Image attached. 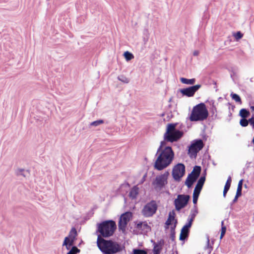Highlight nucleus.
<instances>
[{
  "label": "nucleus",
  "instance_id": "1",
  "mask_svg": "<svg viewBox=\"0 0 254 254\" xmlns=\"http://www.w3.org/2000/svg\"><path fill=\"white\" fill-rule=\"evenodd\" d=\"M174 155L172 148L170 146H165L159 153L157 151L155 154L156 159L153 164L154 169L160 171L167 168L172 163Z\"/></svg>",
  "mask_w": 254,
  "mask_h": 254
},
{
  "label": "nucleus",
  "instance_id": "2",
  "mask_svg": "<svg viewBox=\"0 0 254 254\" xmlns=\"http://www.w3.org/2000/svg\"><path fill=\"white\" fill-rule=\"evenodd\" d=\"M117 229V225L113 220H104L97 224L96 234L97 235V242L102 239L108 238L112 236Z\"/></svg>",
  "mask_w": 254,
  "mask_h": 254
},
{
  "label": "nucleus",
  "instance_id": "3",
  "mask_svg": "<svg viewBox=\"0 0 254 254\" xmlns=\"http://www.w3.org/2000/svg\"><path fill=\"white\" fill-rule=\"evenodd\" d=\"M97 246L103 254H116L125 249L124 245L113 239H102L97 242Z\"/></svg>",
  "mask_w": 254,
  "mask_h": 254
},
{
  "label": "nucleus",
  "instance_id": "4",
  "mask_svg": "<svg viewBox=\"0 0 254 254\" xmlns=\"http://www.w3.org/2000/svg\"><path fill=\"white\" fill-rule=\"evenodd\" d=\"M208 115L205 103H200L193 107L189 119L191 122L203 121L207 119Z\"/></svg>",
  "mask_w": 254,
  "mask_h": 254
},
{
  "label": "nucleus",
  "instance_id": "5",
  "mask_svg": "<svg viewBox=\"0 0 254 254\" xmlns=\"http://www.w3.org/2000/svg\"><path fill=\"white\" fill-rule=\"evenodd\" d=\"M170 175L168 171H166L164 174L157 175L152 182V186L157 190H161L165 188L168 184V178Z\"/></svg>",
  "mask_w": 254,
  "mask_h": 254
},
{
  "label": "nucleus",
  "instance_id": "6",
  "mask_svg": "<svg viewBox=\"0 0 254 254\" xmlns=\"http://www.w3.org/2000/svg\"><path fill=\"white\" fill-rule=\"evenodd\" d=\"M190 199V196L188 194H178L177 198H175L174 200V205L175 207V210L179 212L182 209L187 206Z\"/></svg>",
  "mask_w": 254,
  "mask_h": 254
},
{
  "label": "nucleus",
  "instance_id": "7",
  "mask_svg": "<svg viewBox=\"0 0 254 254\" xmlns=\"http://www.w3.org/2000/svg\"><path fill=\"white\" fill-rule=\"evenodd\" d=\"M158 206L155 200H152L147 203L141 210V214L145 217H150L156 213Z\"/></svg>",
  "mask_w": 254,
  "mask_h": 254
},
{
  "label": "nucleus",
  "instance_id": "8",
  "mask_svg": "<svg viewBox=\"0 0 254 254\" xmlns=\"http://www.w3.org/2000/svg\"><path fill=\"white\" fill-rule=\"evenodd\" d=\"M132 217V213L130 211H126L121 214L118 222V228L123 233L126 232L127 223Z\"/></svg>",
  "mask_w": 254,
  "mask_h": 254
},
{
  "label": "nucleus",
  "instance_id": "9",
  "mask_svg": "<svg viewBox=\"0 0 254 254\" xmlns=\"http://www.w3.org/2000/svg\"><path fill=\"white\" fill-rule=\"evenodd\" d=\"M186 173L185 165L182 163L176 164L173 168L172 175L174 180L176 182H180Z\"/></svg>",
  "mask_w": 254,
  "mask_h": 254
},
{
  "label": "nucleus",
  "instance_id": "10",
  "mask_svg": "<svg viewBox=\"0 0 254 254\" xmlns=\"http://www.w3.org/2000/svg\"><path fill=\"white\" fill-rule=\"evenodd\" d=\"M205 181V177L203 176H201L197 182L192 195V201L194 205H196L197 204L199 195L202 189Z\"/></svg>",
  "mask_w": 254,
  "mask_h": 254
},
{
  "label": "nucleus",
  "instance_id": "11",
  "mask_svg": "<svg viewBox=\"0 0 254 254\" xmlns=\"http://www.w3.org/2000/svg\"><path fill=\"white\" fill-rule=\"evenodd\" d=\"M201 86V84H196L186 88L179 89L178 91L182 94L183 96L191 97L194 96L195 92L199 90Z\"/></svg>",
  "mask_w": 254,
  "mask_h": 254
},
{
  "label": "nucleus",
  "instance_id": "12",
  "mask_svg": "<svg viewBox=\"0 0 254 254\" xmlns=\"http://www.w3.org/2000/svg\"><path fill=\"white\" fill-rule=\"evenodd\" d=\"M184 132L182 130L177 129L173 132H172L169 135L164 138V140L167 142H174L178 141L184 135Z\"/></svg>",
  "mask_w": 254,
  "mask_h": 254
},
{
  "label": "nucleus",
  "instance_id": "13",
  "mask_svg": "<svg viewBox=\"0 0 254 254\" xmlns=\"http://www.w3.org/2000/svg\"><path fill=\"white\" fill-rule=\"evenodd\" d=\"M191 226L192 225L188 222L183 226L181 230V233L179 236V240L180 241L185 242L188 240Z\"/></svg>",
  "mask_w": 254,
  "mask_h": 254
},
{
  "label": "nucleus",
  "instance_id": "14",
  "mask_svg": "<svg viewBox=\"0 0 254 254\" xmlns=\"http://www.w3.org/2000/svg\"><path fill=\"white\" fill-rule=\"evenodd\" d=\"M197 179L198 178L194 175L189 173L185 182V185L190 189L192 187L193 184L196 182Z\"/></svg>",
  "mask_w": 254,
  "mask_h": 254
},
{
  "label": "nucleus",
  "instance_id": "15",
  "mask_svg": "<svg viewBox=\"0 0 254 254\" xmlns=\"http://www.w3.org/2000/svg\"><path fill=\"white\" fill-rule=\"evenodd\" d=\"M77 235V233L76 229L74 227L72 228L69 232L68 236L65 237V238H67L66 242L67 243L71 242V244L73 245L74 242L75 241V240L76 239V237Z\"/></svg>",
  "mask_w": 254,
  "mask_h": 254
},
{
  "label": "nucleus",
  "instance_id": "16",
  "mask_svg": "<svg viewBox=\"0 0 254 254\" xmlns=\"http://www.w3.org/2000/svg\"><path fill=\"white\" fill-rule=\"evenodd\" d=\"M178 124V123H177L168 124L166 127V132L164 134V138L177 130L178 129H176V127Z\"/></svg>",
  "mask_w": 254,
  "mask_h": 254
},
{
  "label": "nucleus",
  "instance_id": "17",
  "mask_svg": "<svg viewBox=\"0 0 254 254\" xmlns=\"http://www.w3.org/2000/svg\"><path fill=\"white\" fill-rule=\"evenodd\" d=\"M164 244L165 241L163 239H160V240L158 241L157 243H154L153 252H158L161 253L163 249V247L164 245Z\"/></svg>",
  "mask_w": 254,
  "mask_h": 254
},
{
  "label": "nucleus",
  "instance_id": "18",
  "mask_svg": "<svg viewBox=\"0 0 254 254\" xmlns=\"http://www.w3.org/2000/svg\"><path fill=\"white\" fill-rule=\"evenodd\" d=\"M191 146L199 151L203 148L204 146V143L202 139H197L194 140L191 142Z\"/></svg>",
  "mask_w": 254,
  "mask_h": 254
},
{
  "label": "nucleus",
  "instance_id": "19",
  "mask_svg": "<svg viewBox=\"0 0 254 254\" xmlns=\"http://www.w3.org/2000/svg\"><path fill=\"white\" fill-rule=\"evenodd\" d=\"M193 209L191 210V213L190 214V218L188 219V223H190V224L192 225L193 221L196 215L198 213V210L196 205L194 204Z\"/></svg>",
  "mask_w": 254,
  "mask_h": 254
},
{
  "label": "nucleus",
  "instance_id": "20",
  "mask_svg": "<svg viewBox=\"0 0 254 254\" xmlns=\"http://www.w3.org/2000/svg\"><path fill=\"white\" fill-rule=\"evenodd\" d=\"M139 193V188L137 186H134L130 190L128 196L132 199H135Z\"/></svg>",
  "mask_w": 254,
  "mask_h": 254
},
{
  "label": "nucleus",
  "instance_id": "21",
  "mask_svg": "<svg viewBox=\"0 0 254 254\" xmlns=\"http://www.w3.org/2000/svg\"><path fill=\"white\" fill-rule=\"evenodd\" d=\"M16 175L17 176H22L24 177H27L30 175V171L28 170H25L24 169L19 168L17 170Z\"/></svg>",
  "mask_w": 254,
  "mask_h": 254
},
{
  "label": "nucleus",
  "instance_id": "22",
  "mask_svg": "<svg viewBox=\"0 0 254 254\" xmlns=\"http://www.w3.org/2000/svg\"><path fill=\"white\" fill-rule=\"evenodd\" d=\"M180 81L183 84L194 85L196 80L195 78L188 79L185 77H181Z\"/></svg>",
  "mask_w": 254,
  "mask_h": 254
},
{
  "label": "nucleus",
  "instance_id": "23",
  "mask_svg": "<svg viewBox=\"0 0 254 254\" xmlns=\"http://www.w3.org/2000/svg\"><path fill=\"white\" fill-rule=\"evenodd\" d=\"M251 115L250 112L248 109L243 108L239 112V116L241 118H247Z\"/></svg>",
  "mask_w": 254,
  "mask_h": 254
},
{
  "label": "nucleus",
  "instance_id": "24",
  "mask_svg": "<svg viewBox=\"0 0 254 254\" xmlns=\"http://www.w3.org/2000/svg\"><path fill=\"white\" fill-rule=\"evenodd\" d=\"M201 171V167L200 166L195 165L190 173L198 178L200 175Z\"/></svg>",
  "mask_w": 254,
  "mask_h": 254
},
{
  "label": "nucleus",
  "instance_id": "25",
  "mask_svg": "<svg viewBox=\"0 0 254 254\" xmlns=\"http://www.w3.org/2000/svg\"><path fill=\"white\" fill-rule=\"evenodd\" d=\"M205 102L206 103L209 102L210 105L211 106V112L212 114V116H214L215 117V118H216L217 117V114L214 115V114H215V113L217 112V108H216L215 105H214V103H215L214 100H211L210 101H209L208 100H207Z\"/></svg>",
  "mask_w": 254,
  "mask_h": 254
},
{
  "label": "nucleus",
  "instance_id": "26",
  "mask_svg": "<svg viewBox=\"0 0 254 254\" xmlns=\"http://www.w3.org/2000/svg\"><path fill=\"white\" fill-rule=\"evenodd\" d=\"M132 254H147V249L135 248L132 250Z\"/></svg>",
  "mask_w": 254,
  "mask_h": 254
},
{
  "label": "nucleus",
  "instance_id": "27",
  "mask_svg": "<svg viewBox=\"0 0 254 254\" xmlns=\"http://www.w3.org/2000/svg\"><path fill=\"white\" fill-rule=\"evenodd\" d=\"M198 151H199V150L190 145L189 149L188 154L190 157H192L193 156L195 157H196Z\"/></svg>",
  "mask_w": 254,
  "mask_h": 254
},
{
  "label": "nucleus",
  "instance_id": "28",
  "mask_svg": "<svg viewBox=\"0 0 254 254\" xmlns=\"http://www.w3.org/2000/svg\"><path fill=\"white\" fill-rule=\"evenodd\" d=\"M151 230V227L149 225H148L147 222L146 221H143V225L142 227V231L140 234H142L143 233H148Z\"/></svg>",
  "mask_w": 254,
  "mask_h": 254
},
{
  "label": "nucleus",
  "instance_id": "29",
  "mask_svg": "<svg viewBox=\"0 0 254 254\" xmlns=\"http://www.w3.org/2000/svg\"><path fill=\"white\" fill-rule=\"evenodd\" d=\"M244 180L241 179L238 184L236 193L242 195V189L243 186Z\"/></svg>",
  "mask_w": 254,
  "mask_h": 254
},
{
  "label": "nucleus",
  "instance_id": "30",
  "mask_svg": "<svg viewBox=\"0 0 254 254\" xmlns=\"http://www.w3.org/2000/svg\"><path fill=\"white\" fill-rule=\"evenodd\" d=\"M230 96L232 99L235 100L237 103H240V104H242L241 98L238 94L232 92Z\"/></svg>",
  "mask_w": 254,
  "mask_h": 254
},
{
  "label": "nucleus",
  "instance_id": "31",
  "mask_svg": "<svg viewBox=\"0 0 254 254\" xmlns=\"http://www.w3.org/2000/svg\"><path fill=\"white\" fill-rule=\"evenodd\" d=\"M250 118L248 120L247 118H241L240 120V124L242 127H246L249 124L250 125Z\"/></svg>",
  "mask_w": 254,
  "mask_h": 254
},
{
  "label": "nucleus",
  "instance_id": "32",
  "mask_svg": "<svg viewBox=\"0 0 254 254\" xmlns=\"http://www.w3.org/2000/svg\"><path fill=\"white\" fill-rule=\"evenodd\" d=\"M80 250L76 246L72 245L70 250L67 252V254H77L79 253Z\"/></svg>",
  "mask_w": 254,
  "mask_h": 254
},
{
  "label": "nucleus",
  "instance_id": "33",
  "mask_svg": "<svg viewBox=\"0 0 254 254\" xmlns=\"http://www.w3.org/2000/svg\"><path fill=\"white\" fill-rule=\"evenodd\" d=\"M124 56L127 61H129L134 58L133 55L129 51H126L124 53Z\"/></svg>",
  "mask_w": 254,
  "mask_h": 254
},
{
  "label": "nucleus",
  "instance_id": "34",
  "mask_svg": "<svg viewBox=\"0 0 254 254\" xmlns=\"http://www.w3.org/2000/svg\"><path fill=\"white\" fill-rule=\"evenodd\" d=\"M149 38V33L148 29H145L143 31V41L144 44L148 42Z\"/></svg>",
  "mask_w": 254,
  "mask_h": 254
},
{
  "label": "nucleus",
  "instance_id": "35",
  "mask_svg": "<svg viewBox=\"0 0 254 254\" xmlns=\"http://www.w3.org/2000/svg\"><path fill=\"white\" fill-rule=\"evenodd\" d=\"M244 34L240 31L236 32H234L233 34V36L234 37L235 40L238 41L243 37Z\"/></svg>",
  "mask_w": 254,
  "mask_h": 254
},
{
  "label": "nucleus",
  "instance_id": "36",
  "mask_svg": "<svg viewBox=\"0 0 254 254\" xmlns=\"http://www.w3.org/2000/svg\"><path fill=\"white\" fill-rule=\"evenodd\" d=\"M175 229L174 227H171L170 228V239L172 241L174 242L175 241Z\"/></svg>",
  "mask_w": 254,
  "mask_h": 254
},
{
  "label": "nucleus",
  "instance_id": "37",
  "mask_svg": "<svg viewBox=\"0 0 254 254\" xmlns=\"http://www.w3.org/2000/svg\"><path fill=\"white\" fill-rule=\"evenodd\" d=\"M118 79L124 83H128L129 82V79L124 75H119Z\"/></svg>",
  "mask_w": 254,
  "mask_h": 254
},
{
  "label": "nucleus",
  "instance_id": "38",
  "mask_svg": "<svg viewBox=\"0 0 254 254\" xmlns=\"http://www.w3.org/2000/svg\"><path fill=\"white\" fill-rule=\"evenodd\" d=\"M104 123V120L102 119L98 120L90 123V126L97 127Z\"/></svg>",
  "mask_w": 254,
  "mask_h": 254
},
{
  "label": "nucleus",
  "instance_id": "39",
  "mask_svg": "<svg viewBox=\"0 0 254 254\" xmlns=\"http://www.w3.org/2000/svg\"><path fill=\"white\" fill-rule=\"evenodd\" d=\"M67 240V238H64V241L63 243V246H65L66 250L69 251L73 245L71 244V242L67 243L66 242Z\"/></svg>",
  "mask_w": 254,
  "mask_h": 254
},
{
  "label": "nucleus",
  "instance_id": "40",
  "mask_svg": "<svg viewBox=\"0 0 254 254\" xmlns=\"http://www.w3.org/2000/svg\"><path fill=\"white\" fill-rule=\"evenodd\" d=\"M242 195H240V194H237V193H236V195L235 196V197L233 199V200L232 201V202L230 203V208L231 209H233V205L234 203H236L237 201H238V198L241 197Z\"/></svg>",
  "mask_w": 254,
  "mask_h": 254
},
{
  "label": "nucleus",
  "instance_id": "41",
  "mask_svg": "<svg viewBox=\"0 0 254 254\" xmlns=\"http://www.w3.org/2000/svg\"><path fill=\"white\" fill-rule=\"evenodd\" d=\"M130 186L129 184L127 182H125L124 184H122L120 188L118 189L119 191H121L123 189H125V190L127 189Z\"/></svg>",
  "mask_w": 254,
  "mask_h": 254
},
{
  "label": "nucleus",
  "instance_id": "42",
  "mask_svg": "<svg viewBox=\"0 0 254 254\" xmlns=\"http://www.w3.org/2000/svg\"><path fill=\"white\" fill-rule=\"evenodd\" d=\"M226 230H227V228L226 226H222L221 227V230H220L221 234H220V240H221L224 237V236L226 234Z\"/></svg>",
  "mask_w": 254,
  "mask_h": 254
},
{
  "label": "nucleus",
  "instance_id": "43",
  "mask_svg": "<svg viewBox=\"0 0 254 254\" xmlns=\"http://www.w3.org/2000/svg\"><path fill=\"white\" fill-rule=\"evenodd\" d=\"M135 223V227L138 229L139 230L142 231V227L143 225V221H139L137 222V221L134 222Z\"/></svg>",
  "mask_w": 254,
  "mask_h": 254
},
{
  "label": "nucleus",
  "instance_id": "44",
  "mask_svg": "<svg viewBox=\"0 0 254 254\" xmlns=\"http://www.w3.org/2000/svg\"><path fill=\"white\" fill-rule=\"evenodd\" d=\"M166 141L165 140H164L163 141H161V142H160V145L159 146V147H158V148L157 149V151H158V153H159V152H160V151H162L163 150L164 148L163 147L164 146H165L166 145Z\"/></svg>",
  "mask_w": 254,
  "mask_h": 254
},
{
  "label": "nucleus",
  "instance_id": "45",
  "mask_svg": "<svg viewBox=\"0 0 254 254\" xmlns=\"http://www.w3.org/2000/svg\"><path fill=\"white\" fill-rule=\"evenodd\" d=\"M207 247L210 249L209 252H208V254H210L213 249V247L210 245V241L208 235H207Z\"/></svg>",
  "mask_w": 254,
  "mask_h": 254
},
{
  "label": "nucleus",
  "instance_id": "46",
  "mask_svg": "<svg viewBox=\"0 0 254 254\" xmlns=\"http://www.w3.org/2000/svg\"><path fill=\"white\" fill-rule=\"evenodd\" d=\"M176 216L175 210H172L171 211H170L169 213L168 217H170L171 219L173 220H174L175 217Z\"/></svg>",
  "mask_w": 254,
  "mask_h": 254
},
{
  "label": "nucleus",
  "instance_id": "47",
  "mask_svg": "<svg viewBox=\"0 0 254 254\" xmlns=\"http://www.w3.org/2000/svg\"><path fill=\"white\" fill-rule=\"evenodd\" d=\"M174 220H172L170 217H168L167 220L166 221L165 224L166 225H171Z\"/></svg>",
  "mask_w": 254,
  "mask_h": 254
},
{
  "label": "nucleus",
  "instance_id": "48",
  "mask_svg": "<svg viewBox=\"0 0 254 254\" xmlns=\"http://www.w3.org/2000/svg\"><path fill=\"white\" fill-rule=\"evenodd\" d=\"M250 125L252 126L253 129H254V115H252L250 118Z\"/></svg>",
  "mask_w": 254,
  "mask_h": 254
},
{
  "label": "nucleus",
  "instance_id": "49",
  "mask_svg": "<svg viewBox=\"0 0 254 254\" xmlns=\"http://www.w3.org/2000/svg\"><path fill=\"white\" fill-rule=\"evenodd\" d=\"M146 177H147V174L146 173L143 175V177L140 181L139 184H143L144 182V181H145Z\"/></svg>",
  "mask_w": 254,
  "mask_h": 254
},
{
  "label": "nucleus",
  "instance_id": "50",
  "mask_svg": "<svg viewBox=\"0 0 254 254\" xmlns=\"http://www.w3.org/2000/svg\"><path fill=\"white\" fill-rule=\"evenodd\" d=\"M227 105L229 106V109L230 110L231 109L234 111V109L235 108V106L234 105H232L230 103L228 102Z\"/></svg>",
  "mask_w": 254,
  "mask_h": 254
},
{
  "label": "nucleus",
  "instance_id": "51",
  "mask_svg": "<svg viewBox=\"0 0 254 254\" xmlns=\"http://www.w3.org/2000/svg\"><path fill=\"white\" fill-rule=\"evenodd\" d=\"M230 187H231V185L230 184L226 183L225 185L224 186V189L227 190H229L230 188Z\"/></svg>",
  "mask_w": 254,
  "mask_h": 254
},
{
  "label": "nucleus",
  "instance_id": "52",
  "mask_svg": "<svg viewBox=\"0 0 254 254\" xmlns=\"http://www.w3.org/2000/svg\"><path fill=\"white\" fill-rule=\"evenodd\" d=\"M231 182H232V178H231V177L230 176L228 177L226 183H227V184H229L231 185Z\"/></svg>",
  "mask_w": 254,
  "mask_h": 254
},
{
  "label": "nucleus",
  "instance_id": "53",
  "mask_svg": "<svg viewBox=\"0 0 254 254\" xmlns=\"http://www.w3.org/2000/svg\"><path fill=\"white\" fill-rule=\"evenodd\" d=\"M174 224L171 227H174V228H176L178 224V220L176 219H174Z\"/></svg>",
  "mask_w": 254,
  "mask_h": 254
},
{
  "label": "nucleus",
  "instance_id": "54",
  "mask_svg": "<svg viewBox=\"0 0 254 254\" xmlns=\"http://www.w3.org/2000/svg\"><path fill=\"white\" fill-rule=\"evenodd\" d=\"M228 191V190H225V189L223 190V195L224 197H226V194H227V193Z\"/></svg>",
  "mask_w": 254,
  "mask_h": 254
},
{
  "label": "nucleus",
  "instance_id": "55",
  "mask_svg": "<svg viewBox=\"0 0 254 254\" xmlns=\"http://www.w3.org/2000/svg\"><path fill=\"white\" fill-rule=\"evenodd\" d=\"M199 54V51H197V50H195L193 52V55L194 56H198Z\"/></svg>",
  "mask_w": 254,
  "mask_h": 254
},
{
  "label": "nucleus",
  "instance_id": "56",
  "mask_svg": "<svg viewBox=\"0 0 254 254\" xmlns=\"http://www.w3.org/2000/svg\"><path fill=\"white\" fill-rule=\"evenodd\" d=\"M169 225H166L165 224L164 227L165 230H167L169 228Z\"/></svg>",
  "mask_w": 254,
  "mask_h": 254
},
{
  "label": "nucleus",
  "instance_id": "57",
  "mask_svg": "<svg viewBox=\"0 0 254 254\" xmlns=\"http://www.w3.org/2000/svg\"><path fill=\"white\" fill-rule=\"evenodd\" d=\"M235 74V72L234 71H232V73H231V77L232 78L233 76Z\"/></svg>",
  "mask_w": 254,
  "mask_h": 254
},
{
  "label": "nucleus",
  "instance_id": "58",
  "mask_svg": "<svg viewBox=\"0 0 254 254\" xmlns=\"http://www.w3.org/2000/svg\"><path fill=\"white\" fill-rule=\"evenodd\" d=\"M206 170H205L204 171V172L203 173V174H202L201 176H204L206 178Z\"/></svg>",
  "mask_w": 254,
  "mask_h": 254
},
{
  "label": "nucleus",
  "instance_id": "59",
  "mask_svg": "<svg viewBox=\"0 0 254 254\" xmlns=\"http://www.w3.org/2000/svg\"><path fill=\"white\" fill-rule=\"evenodd\" d=\"M222 226H225L224 225V221H223H223H221V227H222Z\"/></svg>",
  "mask_w": 254,
  "mask_h": 254
},
{
  "label": "nucleus",
  "instance_id": "60",
  "mask_svg": "<svg viewBox=\"0 0 254 254\" xmlns=\"http://www.w3.org/2000/svg\"><path fill=\"white\" fill-rule=\"evenodd\" d=\"M222 100H223V98L221 97H219L218 99V101H221Z\"/></svg>",
  "mask_w": 254,
  "mask_h": 254
},
{
  "label": "nucleus",
  "instance_id": "61",
  "mask_svg": "<svg viewBox=\"0 0 254 254\" xmlns=\"http://www.w3.org/2000/svg\"><path fill=\"white\" fill-rule=\"evenodd\" d=\"M244 186L245 188H246V189H248V186L246 184L244 185Z\"/></svg>",
  "mask_w": 254,
  "mask_h": 254
},
{
  "label": "nucleus",
  "instance_id": "62",
  "mask_svg": "<svg viewBox=\"0 0 254 254\" xmlns=\"http://www.w3.org/2000/svg\"><path fill=\"white\" fill-rule=\"evenodd\" d=\"M151 242L153 244V245L154 246V243H156L154 240H151Z\"/></svg>",
  "mask_w": 254,
  "mask_h": 254
},
{
  "label": "nucleus",
  "instance_id": "63",
  "mask_svg": "<svg viewBox=\"0 0 254 254\" xmlns=\"http://www.w3.org/2000/svg\"><path fill=\"white\" fill-rule=\"evenodd\" d=\"M153 254H160V253L153 252Z\"/></svg>",
  "mask_w": 254,
  "mask_h": 254
},
{
  "label": "nucleus",
  "instance_id": "64",
  "mask_svg": "<svg viewBox=\"0 0 254 254\" xmlns=\"http://www.w3.org/2000/svg\"><path fill=\"white\" fill-rule=\"evenodd\" d=\"M232 115V113H231V112L229 111V117H231Z\"/></svg>",
  "mask_w": 254,
  "mask_h": 254
}]
</instances>
